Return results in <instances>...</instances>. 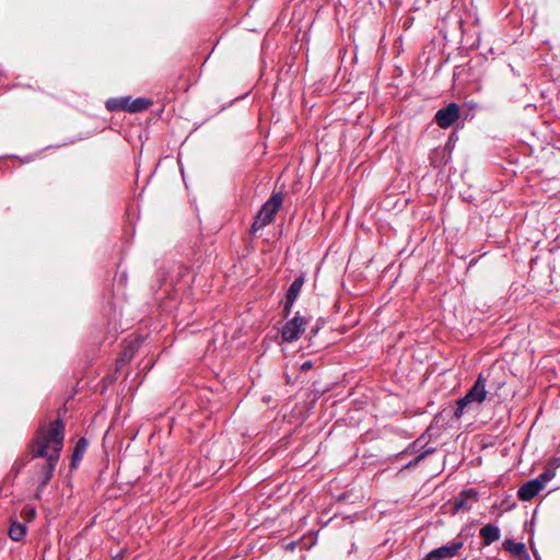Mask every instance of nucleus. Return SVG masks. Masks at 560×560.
Masks as SVG:
<instances>
[{
  "label": "nucleus",
  "mask_w": 560,
  "mask_h": 560,
  "mask_svg": "<svg viewBox=\"0 0 560 560\" xmlns=\"http://www.w3.org/2000/svg\"><path fill=\"white\" fill-rule=\"evenodd\" d=\"M63 444V424L59 420L50 422L48 428H43L33 444V454L36 457H47L45 485L51 477L59 453Z\"/></svg>",
  "instance_id": "f257e3e1"
},
{
  "label": "nucleus",
  "mask_w": 560,
  "mask_h": 560,
  "mask_svg": "<svg viewBox=\"0 0 560 560\" xmlns=\"http://www.w3.org/2000/svg\"><path fill=\"white\" fill-rule=\"evenodd\" d=\"M487 397L488 390L486 389V378L482 374H479L475 384L467 394L456 401L454 417L459 419L466 411L475 410L487 399Z\"/></svg>",
  "instance_id": "f03ea898"
},
{
  "label": "nucleus",
  "mask_w": 560,
  "mask_h": 560,
  "mask_svg": "<svg viewBox=\"0 0 560 560\" xmlns=\"http://www.w3.org/2000/svg\"><path fill=\"white\" fill-rule=\"evenodd\" d=\"M282 205V196L281 194H275L267 200L261 209L259 210L256 219L252 225V233H256L264 226L268 225L275 218V214L278 212Z\"/></svg>",
  "instance_id": "7ed1b4c3"
},
{
  "label": "nucleus",
  "mask_w": 560,
  "mask_h": 560,
  "mask_svg": "<svg viewBox=\"0 0 560 560\" xmlns=\"http://www.w3.org/2000/svg\"><path fill=\"white\" fill-rule=\"evenodd\" d=\"M555 476V470L551 468H547L537 478L525 482L518 490L520 499L523 501L532 500L545 488L546 483L550 481Z\"/></svg>",
  "instance_id": "20e7f679"
},
{
  "label": "nucleus",
  "mask_w": 560,
  "mask_h": 560,
  "mask_svg": "<svg viewBox=\"0 0 560 560\" xmlns=\"http://www.w3.org/2000/svg\"><path fill=\"white\" fill-rule=\"evenodd\" d=\"M307 320L302 316H294L282 327L281 337L283 341L292 342L298 340L305 331Z\"/></svg>",
  "instance_id": "39448f33"
},
{
  "label": "nucleus",
  "mask_w": 560,
  "mask_h": 560,
  "mask_svg": "<svg viewBox=\"0 0 560 560\" xmlns=\"http://www.w3.org/2000/svg\"><path fill=\"white\" fill-rule=\"evenodd\" d=\"M464 541L456 539L450 545H445L430 551L423 560H443L446 558L455 557L463 548Z\"/></svg>",
  "instance_id": "423d86ee"
},
{
  "label": "nucleus",
  "mask_w": 560,
  "mask_h": 560,
  "mask_svg": "<svg viewBox=\"0 0 560 560\" xmlns=\"http://www.w3.org/2000/svg\"><path fill=\"white\" fill-rule=\"evenodd\" d=\"M458 106L452 103L436 113L435 120L441 128H448L458 118Z\"/></svg>",
  "instance_id": "0eeeda50"
},
{
  "label": "nucleus",
  "mask_w": 560,
  "mask_h": 560,
  "mask_svg": "<svg viewBox=\"0 0 560 560\" xmlns=\"http://www.w3.org/2000/svg\"><path fill=\"white\" fill-rule=\"evenodd\" d=\"M303 283H304V278L298 277L290 285L288 293H287V302H285V311L287 312L290 311L292 304L294 303L295 299L298 298Z\"/></svg>",
  "instance_id": "6e6552de"
},
{
  "label": "nucleus",
  "mask_w": 560,
  "mask_h": 560,
  "mask_svg": "<svg viewBox=\"0 0 560 560\" xmlns=\"http://www.w3.org/2000/svg\"><path fill=\"white\" fill-rule=\"evenodd\" d=\"M480 536L485 545H490L500 538V530L497 526L488 524L480 529Z\"/></svg>",
  "instance_id": "1a4fd4ad"
},
{
  "label": "nucleus",
  "mask_w": 560,
  "mask_h": 560,
  "mask_svg": "<svg viewBox=\"0 0 560 560\" xmlns=\"http://www.w3.org/2000/svg\"><path fill=\"white\" fill-rule=\"evenodd\" d=\"M503 546L505 550L510 551L514 556L520 557L522 560H530L529 556L526 553L524 544L515 542L513 540H505Z\"/></svg>",
  "instance_id": "9d476101"
},
{
  "label": "nucleus",
  "mask_w": 560,
  "mask_h": 560,
  "mask_svg": "<svg viewBox=\"0 0 560 560\" xmlns=\"http://www.w3.org/2000/svg\"><path fill=\"white\" fill-rule=\"evenodd\" d=\"M150 105V102L144 98H137L127 103V109L131 113L140 112L145 109Z\"/></svg>",
  "instance_id": "9b49d317"
},
{
  "label": "nucleus",
  "mask_w": 560,
  "mask_h": 560,
  "mask_svg": "<svg viewBox=\"0 0 560 560\" xmlns=\"http://www.w3.org/2000/svg\"><path fill=\"white\" fill-rule=\"evenodd\" d=\"M25 533V526L20 523H13L9 530L10 537L15 541L21 540L24 537Z\"/></svg>",
  "instance_id": "f8f14e48"
},
{
  "label": "nucleus",
  "mask_w": 560,
  "mask_h": 560,
  "mask_svg": "<svg viewBox=\"0 0 560 560\" xmlns=\"http://www.w3.org/2000/svg\"><path fill=\"white\" fill-rule=\"evenodd\" d=\"M86 446H88V442H86L85 439H80L78 441L75 450H74V453H73V457H72V465L73 466L77 464V462H79L81 459L83 453L86 450Z\"/></svg>",
  "instance_id": "ddd939ff"
},
{
  "label": "nucleus",
  "mask_w": 560,
  "mask_h": 560,
  "mask_svg": "<svg viewBox=\"0 0 560 560\" xmlns=\"http://www.w3.org/2000/svg\"><path fill=\"white\" fill-rule=\"evenodd\" d=\"M128 102L129 98H112L107 101L106 106L110 110L127 109Z\"/></svg>",
  "instance_id": "4468645a"
},
{
  "label": "nucleus",
  "mask_w": 560,
  "mask_h": 560,
  "mask_svg": "<svg viewBox=\"0 0 560 560\" xmlns=\"http://www.w3.org/2000/svg\"><path fill=\"white\" fill-rule=\"evenodd\" d=\"M311 368H312V363L310 361L302 364V370H308Z\"/></svg>",
  "instance_id": "2eb2a0df"
},
{
  "label": "nucleus",
  "mask_w": 560,
  "mask_h": 560,
  "mask_svg": "<svg viewBox=\"0 0 560 560\" xmlns=\"http://www.w3.org/2000/svg\"><path fill=\"white\" fill-rule=\"evenodd\" d=\"M35 515V511L34 510H30V516H34Z\"/></svg>",
  "instance_id": "dca6fc26"
},
{
  "label": "nucleus",
  "mask_w": 560,
  "mask_h": 560,
  "mask_svg": "<svg viewBox=\"0 0 560 560\" xmlns=\"http://www.w3.org/2000/svg\"><path fill=\"white\" fill-rule=\"evenodd\" d=\"M462 503H456V509H459Z\"/></svg>",
  "instance_id": "f3484780"
}]
</instances>
